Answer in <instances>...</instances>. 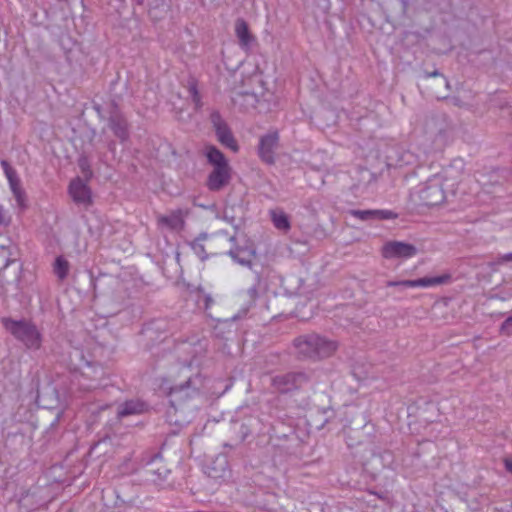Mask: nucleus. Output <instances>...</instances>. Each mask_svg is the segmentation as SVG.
<instances>
[{"label":"nucleus","instance_id":"9d476101","mask_svg":"<svg viewBox=\"0 0 512 512\" xmlns=\"http://www.w3.org/2000/svg\"><path fill=\"white\" fill-rule=\"evenodd\" d=\"M451 280V275L449 273H445L439 276L434 277H423L415 280H400V281H388L386 283L387 287H397L403 286L407 288H416V287H433L442 284L449 283Z\"/></svg>","mask_w":512,"mask_h":512},{"label":"nucleus","instance_id":"0eeeda50","mask_svg":"<svg viewBox=\"0 0 512 512\" xmlns=\"http://www.w3.org/2000/svg\"><path fill=\"white\" fill-rule=\"evenodd\" d=\"M307 382V376L302 372H289L272 378V386L280 393H287L300 388Z\"/></svg>","mask_w":512,"mask_h":512},{"label":"nucleus","instance_id":"20e7f679","mask_svg":"<svg viewBox=\"0 0 512 512\" xmlns=\"http://www.w3.org/2000/svg\"><path fill=\"white\" fill-rule=\"evenodd\" d=\"M0 165L8 181L10 191L16 200L17 207L20 211L26 210L28 207L27 196L17 171L6 160H1Z\"/></svg>","mask_w":512,"mask_h":512},{"label":"nucleus","instance_id":"7ed1b4c3","mask_svg":"<svg viewBox=\"0 0 512 512\" xmlns=\"http://www.w3.org/2000/svg\"><path fill=\"white\" fill-rule=\"evenodd\" d=\"M201 384V376L195 375L188 378L183 384L170 387L167 391V395L170 398L171 406L175 408L177 405H181L199 395Z\"/></svg>","mask_w":512,"mask_h":512},{"label":"nucleus","instance_id":"b1692460","mask_svg":"<svg viewBox=\"0 0 512 512\" xmlns=\"http://www.w3.org/2000/svg\"><path fill=\"white\" fill-rule=\"evenodd\" d=\"M500 333L506 336H512V315L509 316L500 326Z\"/></svg>","mask_w":512,"mask_h":512},{"label":"nucleus","instance_id":"9b49d317","mask_svg":"<svg viewBox=\"0 0 512 512\" xmlns=\"http://www.w3.org/2000/svg\"><path fill=\"white\" fill-rule=\"evenodd\" d=\"M417 254V248L409 243L389 241L382 247V256L386 259H409Z\"/></svg>","mask_w":512,"mask_h":512},{"label":"nucleus","instance_id":"c85d7f7f","mask_svg":"<svg viewBox=\"0 0 512 512\" xmlns=\"http://www.w3.org/2000/svg\"><path fill=\"white\" fill-rule=\"evenodd\" d=\"M21 270H22V266L19 265L17 267V271H16V274H15V277L13 280V283L15 284L16 288L19 287V283H20V279H21Z\"/></svg>","mask_w":512,"mask_h":512},{"label":"nucleus","instance_id":"a878e982","mask_svg":"<svg viewBox=\"0 0 512 512\" xmlns=\"http://www.w3.org/2000/svg\"><path fill=\"white\" fill-rule=\"evenodd\" d=\"M510 261H512V252L499 256L494 262L490 264V267L494 268L495 266L502 265Z\"/></svg>","mask_w":512,"mask_h":512},{"label":"nucleus","instance_id":"4be33fe9","mask_svg":"<svg viewBox=\"0 0 512 512\" xmlns=\"http://www.w3.org/2000/svg\"><path fill=\"white\" fill-rule=\"evenodd\" d=\"M374 219L378 220H393L398 217V214L388 209H376L373 210Z\"/></svg>","mask_w":512,"mask_h":512},{"label":"nucleus","instance_id":"f8f14e48","mask_svg":"<svg viewBox=\"0 0 512 512\" xmlns=\"http://www.w3.org/2000/svg\"><path fill=\"white\" fill-rule=\"evenodd\" d=\"M68 193L72 200L78 205L88 206L92 203L91 190L79 177L70 182Z\"/></svg>","mask_w":512,"mask_h":512},{"label":"nucleus","instance_id":"1a4fd4ad","mask_svg":"<svg viewBox=\"0 0 512 512\" xmlns=\"http://www.w3.org/2000/svg\"><path fill=\"white\" fill-rule=\"evenodd\" d=\"M279 133L270 131L259 139L258 156L266 164L275 163V151L279 145Z\"/></svg>","mask_w":512,"mask_h":512},{"label":"nucleus","instance_id":"2eb2a0df","mask_svg":"<svg viewBox=\"0 0 512 512\" xmlns=\"http://www.w3.org/2000/svg\"><path fill=\"white\" fill-rule=\"evenodd\" d=\"M235 34L239 41V46L244 51L248 52L255 42L254 36L250 33L247 22L239 18L235 22Z\"/></svg>","mask_w":512,"mask_h":512},{"label":"nucleus","instance_id":"f03ea898","mask_svg":"<svg viewBox=\"0 0 512 512\" xmlns=\"http://www.w3.org/2000/svg\"><path fill=\"white\" fill-rule=\"evenodd\" d=\"M2 323L4 328L28 350L37 351L41 348L43 335L32 321L3 318Z\"/></svg>","mask_w":512,"mask_h":512},{"label":"nucleus","instance_id":"c756f323","mask_svg":"<svg viewBox=\"0 0 512 512\" xmlns=\"http://www.w3.org/2000/svg\"><path fill=\"white\" fill-rule=\"evenodd\" d=\"M188 91H189L190 96L193 94L196 95L199 92L198 88H197V84L195 82L189 83Z\"/></svg>","mask_w":512,"mask_h":512},{"label":"nucleus","instance_id":"aec40b11","mask_svg":"<svg viewBox=\"0 0 512 512\" xmlns=\"http://www.w3.org/2000/svg\"><path fill=\"white\" fill-rule=\"evenodd\" d=\"M13 245L10 239L6 238L0 242V271L6 269L13 264L15 260L12 258Z\"/></svg>","mask_w":512,"mask_h":512},{"label":"nucleus","instance_id":"4468645a","mask_svg":"<svg viewBox=\"0 0 512 512\" xmlns=\"http://www.w3.org/2000/svg\"><path fill=\"white\" fill-rule=\"evenodd\" d=\"M317 335L318 334H306L301 335L294 339L293 345L298 353V355L302 358L313 359L315 357V346L317 345Z\"/></svg>","mask_w":512,"mask_h":512},{"label":"nucleus","instance_id":"393cba45","mask_svg":"<svg viewBox=\"0 0 512 512\" xmlns=\"http://www.w3.org/2000/svg\"><path fill=\"white\" fill-rule=\"evenodd\" d=\"M11 223V216L8 214L3 205L0 204V227L9 226Z\"/></svg>","mask_w":512,"mask_h":512},{"label":"nucleus","instance_id":"ddd939ff","mask_svg":"<svg viewBox=\"0 0 512 512\" xmlns=\"http://www.w3.org/2000/svg\"><path fill=\"white\" fill-rule=\"evenodd\" d=\"M189 211L186 209H176L167 215H160L157 222L160 226L166 227L172 231H181L185 226V217Z\"/></svg>","mask_w":512,"mask_h":512},{"label":"nucleus","instance_id":"dca6fc26","mask_svg":"<svg viewBox=\"0 0 512 512\" xmlns=\"http://www.w3.org/2000/svg\"><path fill=\"white\" fill-rule=\"evenodd\" d=\"M314 360L331 357L338 349V342L321 335H317Z\"/></svg>","mask_w":512,"mask_h":512},{"label":"nucleus","instance_id":"6ab92c4d","mask_svg":"<svg viewBox=\"0 0 512 512\" xmlns=\"http://www.w3.org/2000/svg\"><path fill=\"white\" fill-rule=\"evenodd\" d=\"M109 127L113 131L116 137L121 141H125L128 138V129L126 120L119 115L112 116L109 120Z\"/></svg>","mask_w":512,"mask_h":512},{"label":"nucleus","instance_id":"f3484780","mask_svg":"<svg viewBox=\"0 0 512 512\" xmlns=\"http://www.w3.org/2000/svg\"><path fill=\"white\" fill-rule=\"evenodd\" d=\"M148 410V405L141 400H127L117 408V417L124 418L131 415H140Z\"/></svg>","mask_w":512,"mask_h":512},{"label":"nucleus","instance_id":"cd10ccee","mask_svg":"<svg viewBox=\"0 0 512 512\" xmlns=\"http://www.w3.org/2000/svg\"><path fill=\"white\" fill-rule=\"evenodd\" d=\"M193 248L195 249L196 253L200 256L202 260L206 259V255H201L205 252L204 246L201 244H195L193 245Z\"/></svg>","mask_w":512,"mask_h":512},{"label":"nucleus","instance_id":"6e6552de","mask_svg":"<svg viewBox=\"0 0 512 512\" xmlns=\"http://www.w3.org/2000/svg\"><path fill=\"white\" fill-rule=\"evenodd\" d=\"M211 121L214 126L218 141L226 148H229L231 151L238 152L239 145L234 138L231 129L222 119L221 115L218 112L212 113Z\"/></svg>","mask_w":512,"mask_h":512},{"label":"nucleus","instance_id":"423d86ee","mask_svg":"<svg viewBox=\"0 0 512 512\" xmlns=\"http://www.w3.org/2000/svg\"><path fill=\"white\" fill-rule=\"evenodd\" d=\"M419 198L424 206L432 207L445 200V192L438 178L429 179L419 191Z\"/></svg>","mask_w":512,"mask_h":512},{"label":"nucleus","instance_id":"473e14b6","mask_svg":"<svg viewBox=\"0 0 512 512\" xmlns=\"http://www.w3.org/2000/svg\"><path fill=\"white\" fill-rule=\"evenodd\" d=\"M505 468L507 471L512 472V457L504 460Z\"/></svg>","mask_w":512,"mask_h":512},{"label":"nucleus","instance_id":"39448f33","mask_svg":"<svg viewBox=\"0 0 512 512\" xmlns=\"http://www.w3.org/2000/svg\"><path fill=\"white\" fill-rule=\"evenodd\" d=\"M86 372L73 373L72 385L77 386L81 391H90L99 386V380L103 375V369L100 366H91L87 364Z\"/></svg>","mask_w":512,"mask_h":512},{"label":"nucleus","instance_id":"2f4dec72","mask_svg":"<svg viewBox=\"0 0 512 512\" xmlns=\"http://www.w3.org/2000/svg\"><path fill=\"white\" fill-rule=\"evenodd\" d=\"M191 98L196 106L201 105V96H200L199 92L196 95L195 94L191 95Z\"/></svg>","mask_w":512,"mask_h":512},{"label":"nucleus","instance_id":"72a5a7b5","mask_svg":"<svg viewBox=\"0 0 512 512\" xmlns=\"http://www.w3.org/2000/svg\"><path fill=\"white\" fill-rule=\"evenodd\" d=\"M438 74H439L438 72H434V73H432L431 75H432V76H436V75H438Z\"/></svg>","mask_w":512,"mask_h":512},{"label":"nucleus","instance_id":"bb28decb","mask_svg":"<svg viewBox=\"0 0 512 512\" xmlns=\"http://www.w3.org/2000/svg\"><path fill=\"white\" fill-rule=\"evenodd\" d=\"M229 255L234 259V261L238 262L243 266H250L251 264L250 260H245L243 258L238 257V254L235 251H229Z\"/></svg>","mask_w":512,"mask_h":512},{"label":"nucleus","instance_id":"5701e85b","mask_svg":"<svg viewBox=\"0 0 512 512\" xmlns=\"http://www.w3.org/2000/svg\"><path fill=\"white\" fill-rule=\"evenodd\" d=\"M349 213L350 215L361 221L374 219L373 210H350Z\"/></svg>","mask_w":512,"mask_h":512},{"label":"nucleus","instance_id":"412c9836","mask_svg":"<svg viewBox=\"0 0 512 512\" xmlns=\"http://www.w3.org/2000/svg\"><path fill=\"white\" fill-rule=\"evenodd\" d=\"M69 268V262L63 256H58L55 259L53 271L59 280L62 281L67 277Z\"/></svg>","mask_w":512,"mask_h":512},{"label":"nucleus","instance_id":"7c9ffc66","mask_svg":"<svg viewBox=\"0 0 512 512\" xmlns=\"http://www.w3.org/2000/svg\"><path fill=\"white\" fill-rule=\"evenodd\" d=\"M213 303V299L210 295H205L204 296V308L207 310L211 307Z\"/></svg>","mask_w":512,"mask_h":512},{"label":"nucleus","instance_id":"a211bd4d","mask_svg":"<svg viewBox=\"0 0 512 512\" xmlns=\"http://www.w3.org/2000/svg\"><path fill=\"white\" fill-rule=\"evenodd\" d=\"M274 227L280 231L288 232L291 228L289 216L281 209H273L269 212Z\"/></svg>","mask_w":512,"mask_h":512},{"label":"nucleus","instance_id":"f257e3e1","mask_svg":"<svg viewBox=\"0 0 512 512\" xmlns=\"http://www.w3.org/2000/svg\"><path fill=\"white\" fill-rule=\"evenodd\" d=\"M207 162L213 167L209 173L206 186L210 191L216 192L229 184L232 176L231 167L224 154L215 146L207 145L204 148Z\"/></svg>","mask_w":512,"mask_h":512}]
</instances>
